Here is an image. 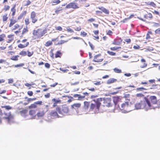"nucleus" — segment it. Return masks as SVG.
I'll return each instance as SVG.
<instances>
[{"label":"nucleus","mask_w":160,"mask_h":160,"mask_svg":"<svg viewBox=\"0 0 160 160\" xmlns=\"http://www.w3.org/2000/svg\"><path fill=\"white\" fill-rule=\"evenodd\" d=\"M146 104L147 109H154L153 105L157 104V101L155 96H150L149 98L146 97L144 98Z\"/></svg>","instance_id":"1"},{"label":"nucleus","mask_w":160,"mask_h":160,"mask_svg":"<svg viewBox=\"0 0 160 160\" xmlns=\"http://www.w3.org/2000/svg\"><path fill=\"white\" fill-rule=\"evenodd\" d=\"M47 32V29H42L39 28L34 30L32 32V35L35 39H40L42 37L44 36Z\"/></svg>","instance_id":"2"},{"label":"nucleus","mask_w":160,"mask_h":160,"mask_svg":"<svg viewBox=\"0 0 160 160\" xmlns=\"http://www.w3.org/2000/svg\"><path fill=\"white\" fill-rule=\"evenodd\" d=\"M118 107L122 112L124 113L128 112L131 111L130 106L129 105L128 102H126L123 103H122L121 102V104Z\"/></svg>","instance_id":"3"},{"label":"nucleus","mask_w":160,"mask_h":160,"mask_svg":"<svg viewBox=\"0 0 160 160\" xmlns=\"http://www.w3.org/2000/svg\"><path fill=\"white\" fill-rule=\"evenodd\" d=\"M56 110L59 114L63 115L68 114L69 112L68 107L66 105H62L61 108L59 107H57Z\"/></svg>","instance_id":"4"},{"label":"nucleus","mask_w":160,"mask_h":160,"mask_svg":"<svg viewBox=\"0 0 160 160\" xmlns=\"http://www.w3.org/2000/svg\"><path fill=\"white\" fill-rule=\"evenodd\" d=\"M10 28L12 31L18 29L17 30L14 31V33L16 35H18L21 32V30L22 28V27L18 23H16Z\"/></svg>","instance_id":"5"},{"label":"nucleus","mask_w":160,"mask_h":160,"mask_svg":"<svg viewBox=\"0 0 160 160\" xmlns=\"http://www.w3.org/2000/svg\"><path fill=\"white\" fill-rule=\"evenodd\" d=\"M3 114L5 116L3 118L6 120L8 123H11V122H13V116L11 114L10 112L7 113L4 112H3Z\"/></svg>","instance_id":"6"},{"label":"nucleus","mask_w":160,"mask_h":160,"mask_svg":"<svg viewBox=\"0 0 160 160\" xmlns=\"http://www.w3.org/2000/svg\"><path fill=\"white\" fill-rule=\"evenodd\" d=\"M102 100L104 107H109L112 106V100L110 98H102Z\"/></svg>","instance_id":"7"},{"label":"nucleus","mask_w":160,"mask_h":160,"mask_svg":"<svg viewBox=\"0 0 160 160\" xmlns=\"http://www.w3.org/2000/svg\"><path fill=\"white\" fill-rule=\"evenodd\" d=\"M135 107L136 109L144 108L148 110V109H147L146 104L145 101H141L140 102L136 103L135 104Z\"/></svg>","instance_id":"8"},{"label":"nucleus","mask_w":160,"mask_h":160,"mask_svg":"<svg viewBox=\"0 0 160 160\" xmlns=\"http://www.w3.org/2000/svg\"><path fill=\"white\" fill-rule=\"evenodd\" d=\"M79 7L78 4L75 2H70L68 4L66 7V8H72L74 9L78 8Z\"/></svg>","instance_id":"9"},{"label":"nucleus","mask_w":160,"mask_h":160,"mask_svg":"<svg viewBox=\"0 0 160 160\" xmlns=\"http://www.w3.org/2000/svg\"><path fill=\"white\" fill-rule=\"evenodd\" d=\"M104 59L103 57L101 54H99L94 56L93 61L95 62H100Z\"/></svg>","instance_id":"10"},{"label":"nucleus","mask_w":160,"mask_h":160,"mask_svg":"<svg viewBox=\"0 0 160 160\" xmlns=\"http://www.w3.org/2000/svg\"><path fill=\"white\" fill-rule=\"evenodd\" d=\"M26 39L23 40L22 42L23 43H20L18 45V47L20 48H23L27 47L29 44V42H27Z\"/></svg>","instance_id":"11"},{"label":"nucleus","mask_w":160,"mask_h":160,"mask_svg":"<svg viewBox=\"0 0 160 160\" xmlns=\"http://www.w3.org/2000/svg\"><path fill=\"white\" fill-rule=\"evenodd\" d=\"M102 100V98H97L96 99H94L92 100V101L95 103L96 108L98 110H99L101 104V102Z\"/></svg>","instance_id":"12"},{"label":"nucleus","mask_w":160,"mask_h":160,"mask_svg":"<svg viewBox=\"0 0 160 160\" xmlns=\"http://www.w3.org/2000/svg\"><path fill=\"white\" fill-rule=\"evenodd\" d=\"M30 18L32 20V22L33 23H35L38 21V19L36 17V13L35 12L33 11L31 12L30 14Z\"/></svg>","instance_id":"13"},{"label":"nucleus","mask_w":160,"mask_h":160,"mask_svg":"<svg viewBox=\"0 0 160 160\" xmlns=\"http://www.w3.org/2000/svg\"><path fill=\"white\" fill-rule=\"evenodd\" d=\"M113 100L115 105L118 107L121 104L122 102L121 99L119 96L113 97Z\"/></svg>","instance_id":"14"},{"label":"nucleus","mask_w":160,"mask_h":160,"mask_svg":"<svg viewBox=\"0 0 160 160\" xmlns=\"http://www.w3.org/2000/svg\"><path fill=\"white\" fill-rule=\"evenodd\" d=\"M46 112L42 108L38 111L36 113V118H39L42 117L44 115Z\"/></svg>","instance_id":"15"},{"label":"nucleus","mask_w":160,"mask_h":160,"mask_svg":"<svg viewBox=\"0 0 160 160\" xmlns=\"http://www.w3.org/2000/svg\"><path fill=\"white\" fill-rule=\"evenodd\" d=\"M10 22L8 24V27L10 28L12 27L17 22V20L14 17H12L9 19Z\"/></svg>","instance_id":"16"},{"label":"nucleus","mask_w":160,"mask_h":160,"mask_svg":"<svg viewBox=\"0 0 160 160\" xmlns=\"http://www.w3.org/2000/svg\"><path fill=\"white\" fill-rule=\"evenodd\" d=\"M122 42V39L121 38H117L114 39L112 44L115 45H120Z\"/></svg>","instance_id":"17"},{"label":"nucleus","mask_w":160,"mask_h":160,"mask_svg":"<svg viewBox=\"0 0 160 160\" xmlns=\"http://www.w3.org/2000/svg\"><path fill=\"white\" fill-rule=\"evenodd\" d=\"M29 114L31 116L32 119H37L36 111L34 110H31L29 111Z\"/></svg>","instance_id":"18"},{"label":"nucleus","mask_w":160,"mask_h":160,"mask_svg":"<svg viewBox=\"0 0 160 160\" xmlns=\"http://www.w3.org/2000/svg\"><path fill=\"white\" fill-rule=\"evenodd\" d=\"M57 112V111H52L49 114L50 116L52 118H58L59 115Z\"/></svg>","instance_id":"19"},{"label":"nucleus","mask_w":160,"mask_h":160,"mask_svg":"<svg viewBox=\"0 0 160 160\" xmlns=\"http://www.w3.org/2000/svg\"><path fill=\"white\" fill-rule=\"evenodd\" d=\"M63 9L62 7H60V6L58 7V9L55 11V13L53 14V15H54L55 14L58 15L62 12Z\"/></svg>","instance_id":"20"},{"label":"nucleus","mask_w":160,"mask_h":160,"mask_svg":"<svg viewBox=\"0 0 160 160\" xmlns=\"http://www.w3.org/2000/svg\"><path fill=\"white\" fill-rule=\"evenodd\" d=\"M9 18V16L7 13L3 14L2 16V19L3 22H6Z\"/></svg>","instance_id":"21"},{"label":"nucleus","mask_w":160,"mask_h":160,"mask_svg":"<svg viewBox=\"0 0 160 160\" xmlns=\"http://www.w3.org/2000/svg\"><path fill=\"white\" fill-rule=\"evenodd\" d=\"M98 8L105 14H108L109 13V11L103 7H98Z\"/></svg>","instance_id":"22"},{"label":"nucleus","mask_w":160,"mask_h":160,"mask_svg":"<svg viewBox=\"0 0 160 160\" xmlns=\"http://www.w3.org/2000/svg\"><path fill=\"white\" fill-rule=\"evenodd\" d=\"M61 2L60 0H52L50 3L52 6H55L59 4Z\"/></svg>","instance_id":"23"},{"label":"nucleus","mask_w":160,"mask_h":160,"mask_svg":"<svg viewBox=\"0 0 160 160\" xmlns=\"http://www.w3.org/2000/svg\"><path fill=\"white\" fill-rule=\"evenodd\" d=\"M81 104L80 103H74L71 106V107L72 109H78L80 107Z\"/></svg>","instance_id":"24"},{"label":"nucleus","mask_w":160,"mask_h":160,"mask_svg":"<svg viewBox=\"0 0 160 160\" xmlns=\"http://www.w3.org/2000/svg\"><path fill=\"white\" fill-rule=\"evenodd\" d=\"M28 110L27 109H24L22 110L20 112L21 114L23 116L26 117L28 113Z\"/></svg>","instance_id":"25"},{"label":"nucleus","mask_w":160,"mask_h":160,"mask_svg":"<svg viewBox=\"0 0 160 160\" xmlns=\"http://www.w3.org/2000/svg\"><path fill=\"white\" fill-rule=\"evenodd\" d=\"M15 7L16 5H14L11 9V11L12 12V17L14 16L16 14V9Z\"/></svg>","instance_id":"26"},{"label":"nucleus","mask_w":160,"mask_h":160,"mask_svg":"<svg viewBox=\"0 0 160 160\" xmlns=\"http://www.w3.org/2000/svg\"><path fill=\"white\" fill-rule=\"evenodd\" d=\"M14 35L12 34L9 35L8 36V39L7 42L8 43H10L13 40Z\"/></svg>","instance_id":"27"},{"label":"nucleus","mask_w":160,"mask_h":160,"mask_svg":"<svg viewBox=\"0 0 160 160\" xmlns=\"http://www.w3.org/2000/svg\"><path fill=\"white\" fill-rule=\"evenodd\" d=\"M28 31V29L27 27H26L25 28H24L22 29L21 33V36L20 37H22L23 35H24L26 33H27Z\"/></svg>","instance_id":"28"},{"label":"nucleus","mask_w":160,"mask_h":160,"mask_svg":"<svg viewBox=\"0 0 160 160\" xmlns=\"http://www.w3.org/2000/svg\"><path fill=\"white\" fill-rule=\"evenodd\" d=\"M73 97L75 98H78V100H80L82 98H84L85 97L84 96H81L80 95L78 94H74Z\"/></svg>","instance_id":"29"},{"label":"nucleus","mask_w":160,"mask_h":160,"mask_svg":"<svg viewBox=\"0 0 160 160\" xmlns=\"http://www.w3.org/2000/svg\"><path fill=\"white\" fill-rule=\"evenodd\" d=\"M117 79L114 78H111L109 79L107 81V83L108 84H110L116 82Z\"/></svg>","instance_id":"30"},{"label":"nucleus","mask_w":160,"mask_h":160,"mask_svg":"<svg viewBox=\"0 0 160 160\" xmlns=\"http://www.w3.org/2000/svg\"><path fill=\"white\" fill-rule=\"evenodd\" d=\"M6 35L4 33H2L0 34V42H3L5 41Z\"/></svg>","instance_id":"31"},{"label":"nucleus","mask_w":160,"mask_h":160,"mask_svg":"<svg viewBox=\"0 0 160 160\" xmlns=\"http://www.w3.org/2000/svg\"><path fill=\"white\" fill-rule=\"evenodd\" d=\"M144 18L146 19H152L153 18L152 14L150 13H148L145 14L144 16Z\"/></svg>","instance_id":"32"},{"label":"nucleus","mask_w":160,"mask_h":160,"mask_svg":"<svg viewBox=\"0 0 160 160\" xmlns=\"http://www.w3.org/2000/svg\"><path fill=\"white\" fill-rule=\"evenodd\" d=\"M84 108L85 109H88L89 106H90V103L89 102L87 101H85L84 102Z\"/></svg>","instance_id":"33"},{"label":"nucleus","mask_w":160,"mask_h":160,"mask_svg":"<svg viewBox=\"0 0 160 160\" xmlns=\"http://www.w3.org/2000/svg\"><path fill=\"white\" fill-rule=\"evenodd\" d=\"M62 54L60 51H57L55 54V58H61Z\"/></svg>","instance_id":"34"},{"label":"nucleus","mask_w":160,"mask_h":160,"mask_svg":"<svg viewBox=\"0 0 160 160\" xmlns=\"http://www.w3.org/2000/svg\"><path fill=\"white\" fill-rule=\"evenodd\" d=\"M52 45V41L49 40L47 41L44 44V45L46 47H49Z\"/></svg>","instance_id":"35"},{"label":"nucleus","mask_w":160,"mask_h":160,"mask_svg":"<svg viewBox=\"0 0 160 160\" xmlns=\"http://www.w3.org/2000/svg\"><path fill=\"white\" fill-rule=\"evenodd\" d=\"M37 106L36 104V103L34 102V103L31 104L29 107L28 108L29 109L35 108H37Z\"/></svg>","instance_id":"36"},{"label":"nucleus","mask_w":160,"mask_h":160,"mask_svg":"<svg viewBox=\"0 0 160 160\" xmlns=\"http://www.w3.org/2000/svg\"><path fill=\"white\" fill-rule=\"evenodd\" d=\"M20 55L22 56H25L27 55V51L22 50L19 53Z\"/></svg>","instance_id":"37"},{"label":"nucleus","mask_w":160,"mask_h":160,"mask_svg":"<svg viewBox=\"0 0 160 160\" xmlns=\"http://www.w3.org/2000/svg\"><path fill=\"white\" fill-rule=\"evenodd\" d=\"M141 62H142L144 63L143 65L141 66V68H144L147 66V64L145 63L146 61L144 59H142L141 60Z\"/></svg>","instance_id":"38"},{"label":"nucleus","mask_w":160,"mask_h":160,"mask_svg":"<svg viewBox=\"0 0 160 160\" xmlns=\"http://www.w3.org/2000/svg\"><path fill=\"white\" fill-rule=\"evenodd\" d=\"M19 57V55L13 56L11 57L10 59L12 60L18 61V58Z\"/></svg>","instance_id":"39"},{"label":"nucleus","mask_w":160,"mask_h":160,"mask_svg":"<svg viewBox=\"0 0 160 160\" xmlns=\"http://www.w3.org/2000/svg\"><path fill=\"white\" fill-rule=\"evenodd\" d=\"M32 0H27L26 2V3L24 4V6H27L29 5H30L32 2Z\"/></svg>","instance_id":"40"},{"label":"nucleus","mask_w":160,"mask_h":160,"mask_svg":"<svg viewBox=\"0 0 160 160\" xmlns=\"http://www.w3.org/2000/svg\"><path fill=\"white\" fill-rule=\"evenodd\" d=\"M2 108H4L6 110H9L12 109V107L9 105L2 106Z\"/></svg>","instance_id":"41"},{"label":"nucleus","mask_w":160,"mask_h":160,"mask_svg":"<svg viewBox=\"0 0 160 160\" xmlns=\"http://www.w3.org/2000/svg\"><path fill=\"white\" fill-rule=\"evenodd\" d=\"M144 96V95L141 93H137L136 94V97L138 98H143Z\"/></svg>","instance_id":"42"},{"label":"nucleus","mask_w":160,"mask_h":160,"mask_svg":"<svg viewBox=\"0 0 160 160\" xmlns=\"http://www.w3.org/2000/svg\"><path fill=\"white\" fill-rule=\"evenodd\" d=\"M107 52L109 55L112 56H114L116 55V54L115 52L112 51H108Z\"/></svg>","instance_id":"43"},{"label":"nucleus","mask_w":160,"mask_h":160,"mask_svg":"<svg viewBox=\"0 0 160 160\" xmlns=\"http://www.w3.org/2000/svg\"><path fill=\"white\" fill-rule=\"evenodd\" d=\"M113 71L114 72L117 73H121L122 72L121 70L117 68H115L113 69Z\"/></svg>","instance_id":"44"},{"label":"nucleus","mask_w":160,"mask_h":160,"mask_svg":"<svg viewBox=\"0 0 160 160\" xmlns=\"http://www.w3.org/2000/svg\"><path fill=\"white\" fill-rule=\"evenodd\" d=\"M121 48V47H114L110 48V49L112 51H115L118 49H120Z\"/></svg>","instance_id":"45"},{"label":"nucleus","mask_w":160,"mask_h":160,"mask_svg":"<svg viewBox=\"0 0 160 160\" xmlns=\"http://www.w3.org/2000/svg\"><path fill=\"white\" fill-rule=\"evenodd\" d=\"M148 89L143 88V87H142L140 88H136V90L138 91H142L143 90H147Z\"/></svg>","instance_id":"46"},{"label":"nucleus","mask_w":160,"mask_h":160,"mask_svg":"<svg viewBox=\"0 0 160 160\" xmlns=\"http://www.w3.org/2000/svg\"><path fill=\"white\" fill-rule=\"evenodd\" d=\"M10 7L8 5H5L4 6V8H3V10L5 11H7L10 9Z\"/></svg>","instance_id":"47"},{"label":"nucleus","mask_w":160,"mask_h":160,"mask_svg":"<svg viewBox=\"0 0 160 160\" xmlns=\"http://www.w3.org/2000/svg\"><path fill=\"white\" fill-rule=\"evenodd\" d=\"M27 55L28 57H31L33 54V51L30 52L28 50L27 51Z\"/></svg>","instance_id":"48"},{"label":"nucleus","mask_w":160,"mask_h":160,"mask_svg":"<svg viewBox=\"0 0 160 160\" xmlns=\"http://www.w3.org/2000/svg\"><path fill=\"white\" fill-rule=\"evenodd\" d=\"M95 108H96V105L92 103L90 106V109L91 110L94 109Z\"/></svg>","instance_id":"49"},{"label":"nucleus","mask_w":160,"mask_h":160,"mask_svg":"<svg viewBox=\"0 0 160 160\" xmlns=\"http://www.w3.org/2000/svg\"><path fill=\"white\" fill-rule=\"evenodd\" d=\"M68 41V40H66V41H64V40H61V41H60V42H58L57 44V45H61V44H62L65 42H67Z\"/></svg>","instance_id":"50"},{"label":"nucleus","mask_w":160,"mask_h":160,"mask_svg":"<svg viewBox=\"0 0 160 160\" xmlns=\"http://www.w3.org/2000/svg\"><path fill=\"white\" fill-rule=\"evenodd\" d=\"M52 101L54 102H56V103H60L61 102V101L59 99H57L55 98H53L52 99Z\"/></svg>","instance_id":"51"},{"label":"nucleus","mask_w":160,"mask_h":160,"mask_svg":"<svg viewBox=\"0 0 160 160\" xmlns=\"http://www.w3.org/2000/svg\"><path fill=\"white\" fill-rule=\"evenodd\" d=\"M25 23L26 25L27 26L30 23V21L28 18H26L25 20Z\"/></svg>","instance_id":"52"},{"label":"nucleus","mask_w":160,"mask_h":160,"mask_svg":"<svg viewBox=\"0 0 160 160\" xmlns=\"http://www.w3.org/2000/svg\"><path fill=\"white\" fill-rule=\"evenodd\" d=\"M79 83V82L78 81H76L75 82H70V85L71 86H76Z\"/></svg>","instance_id":"53"},{"label":"nucleus","mask_w":160,"mask_h":160,"mask_svg":"<svg viewBox=\"0 0 160 160\" xmlns=\"http://www.w3.org/2000/svg\"><path fill=\"white\" fill-rule=\"evenodd\" d=\"M148 5L152 6L154 8H156V4L153 2H151L149 4H148Z\"/></svg>","instance_id":"54"},{"label":"nucleus","mask_w":160,"mask_h":160,"mask_svg":"<svg viewBox=\"0 0 160 160\" xmlns=\"http://www.w3.org/2000/svg\"><path fill=\"white\" fill-rule=\"evenodd\" d=\"M36 99V98H28L27 100V102H28V103H29L31 101H34Z\"/></svg>","instance_id":"55"},{"label":"nucleus","mask_w":160,"mask_h":160,"mask_svg":"<svg viewBox=\"0 0 160 160\" xmlns=\"http://www.w3.org/2000/svg\"><path fill=\"white\" fill-rule=\"evenodd\" d=\"M67 30L68 32L70 33H73L74 31L71 28H70L69 27H68L67 28Z\"/></svg>","instance_id":"56"},{"label":"nucleus","mask_w":160,"mask_h":160,"mask_svg":"<svg viewBox=\"0 0 160 160\" xmlns=\"http://www.w3.org/2000/svg\"><path fill=\"white\" fill-rule=\"evenodd\" d=\"M112 33L113 32L111 30H109L106 32V34L110 36H111Z\"/></svg>","instance_id":"57"},{"label":"nucleus","mask_w":160,"mask_h":160,"mask_svg":"<svg viewBox=\"0 0 160 160\" xmlns=\"http://www.w3.org/2000/svg\"><path fill=\"white\" fill-rule=\"evenodd\" d=\"M155 32L156 34L160 35V28L156 30L155 31Z\"/></svg>","instance_id":"58"},{"label":"nucleus","mask_w":160,"mask_h":160,"mask_svg":"<svg viewBox=\"0 0 160 160\" xmlns=\"http://www.w3.org/2000/svg\"><path fill=\"white\" fill-rule=\"evenodd\" d=\"M87 34L85 32L83 31L81 32V35L83 37H85L87 36Z\"/></svg>","instance_id":"59"},{"label":"nucleus","mask_w":160,"mask_h":160,"mask_svg":"<svg viewBox=\"0 0 160 160\" xmlns=\"http://www.w3.org/2000/svg\"><path fill=\"white\" fill-rule=\"evenodd\" d=\"M28 94L30 96H31L33 95V92L32 91H28L27 92Z\"/></svg>","instance_id":"60"},{"label":"nucleus","mask_w":160,"mask_h":160,"mask_svg":"<svg viewBox=\"0 0 160 160\" xmlns=\"http://www.w3.org/2000/svg\"><path fill=\"white\" fill-rule=\"evenodd\" d=\"M89 46H90L91 49L92 50H94V46L90 42H89Z\"/></svg>","instance_id":"61"},{"label":"nucleus","mask_w":160,"mask_h":160,"mask_svg":"<svg viewBox=\"0 0 160 160\" xmlns=\"http://www.w3.org/2000/svg\"><path fill=\"white\" fill-rule=\"evenodd\" d=\"M13 79L12 78H10L8 79V83L9 84L13 83Z\"/></svg>","instance_id":"62"},{"label":"nucleus","mask_w":160,"mask_h":160,"mask_svg":"<svg viewBox=\"0 0 160 160\" xmlns=\"http://www.w3.org/2000/svg\"><path fill=\"white\" fill-rule=\"evenodd\" d=\"M133 48L136 49H138L140 48V47L138 45H134L133 46Z\"/></svg>","instance_id":"63"},{"label":"nucleus","mask_w":160,"mask_h":160,"mask_svg":"<svg viewBox=\"0 0 160 160\" xmlns=\"http://www.w3.org/2000/svg\"><path fill=\"white\" fill-rule=\"evenodd\" d=\"M125 41L128 44L130 43L131 42V40L130 38L126 39L125 40Z\"/></svg>","instance_id":"64"}]
</instances>
